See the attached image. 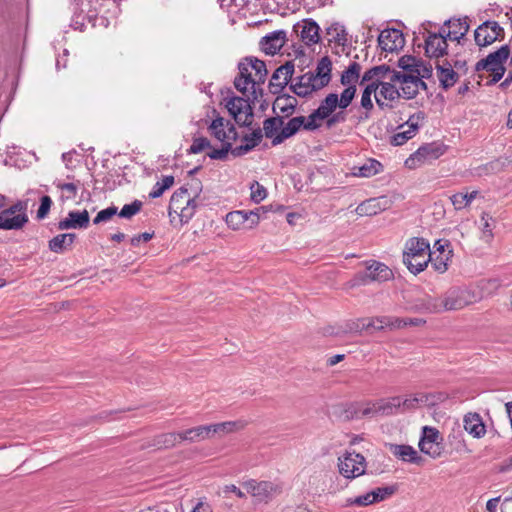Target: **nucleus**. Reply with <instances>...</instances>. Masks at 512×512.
I'll use <instances>...</instances> for the list:
<instances>
[{
	"label": "nucleus",
	"instance_id": "f257e3e1",
	"mask_svg": "<svg viewBox=\"0 0 512 512\" xmlns=\"http://www.w3.org/2000/svg\"><path fill=\"white\" fill-rule=\"evenodd\" d=\"M497 279L482 280L477 289L452 287L441 298L443 311L459 310L470 304L479 302L484 296L498 289Z\"/></svg>",
	"mask_w": 512,
	"mask_h": 512
},
{
	"label": "nucleus",
	"instance_id": "8fccbe9b",
	"mask_svg": "<svg viewBox=\"0 0 512 512\" xmlns=\"http://www.w3.org/2000/svg\"><path fill=\"white\" fill-rule=\"evenodd\" d=\"M379 88V95L386 100L394 101L400 98L398 83H393L389 80V82H384L381 84Z\"/></svg>",
	"mask_w": 512,
	"mask_h": 512
},
{
	"label": "nucleus",
	"instance_id": "6e6d98bb",
	"mask_svg": "<svg viewBox=\"0 0 512 512\" xmlns=\"http://www.w3.org/2000/svg\"><path fill=\"white\" fill-rule=\"evenodd\" d=\"M357 92L356 86H346V88L342 91L340 98L338 97V106L341 109H346L351 102L353 101Z\"/></svg>",
	"mask_w": 512,
	"mask_h": 512
},
{
	"label": "nucleus",
	"instance_id": "2f4dec72",
	"mask_svg": "<svg viewBox=\"0 0 512 512\" xmlns=\"http://www.w3.org/2000/svg\"><path fill=\"white\" fill-rule=\"evenodd\" d=\"M75 239H76V234H74V233L58 234L49 241L48 247H49L50 251L57 253V254H62L66 250L71 248Z\"/></svg>",
	"mask_w": 512,
	"mask_h": 512
},
{
	"label": "nucleus",
	"instance_id": "473e14b6",
	"mask_svg": "<svg viewBox=\"0 0 512 512\" xmlns=\"http://www.w3.org/2000/svg\"><path fill=\"white\" fill-rule=\"evenodd\" d=\"M464 429L473 437L480 438L485 432V425L477 413H468L464 417Z\"/></svg>",
	"mask_w": 512,
	"mask_h": 512
},
{
	"label": "nucleus",
	"instance_id": "ea45409f",
	"mask_svg": "<svg viewBox=\"0 0 512 512\" xmlns=\"http://www.w3.org/2000/svg\"><path fill=\"white\" fill-rule=\"evenodd\" d=\"M338 106V94L329 93L320 103L316 109L317 115H320L323 120H326L329 116L335 112Z\"/></svg>",
	"mask_w": 512,
	"mask_h": 512
},
{
	"label": "nucleus",
	"instance_id": "a18cd8bd",
	"mask_svg": "<svg viewBox=\"0 0 512 512\" xmlns=\"http://www.w3.org/2000/svg\"><path fill=\"white\" fill-rule=\"evenodd\" d=\"M479 191L473 190L471 192H459L450 197V200L456 210H461L469 206L474 199L477 198Z\"/></svg>",
	"mask_w": 512,
	"mask_h": 512
},
{
	"label": "nucleus",
	"instance_id": "f704fd0d",
	"mask_svg": "<svg viewBox=\"0 0 512 512\" xmlns=\"http://www.w3.org/2000/svg\"><path fill=\"white\" fill-rule=\"evenodd\" d=\"M179 434L181 442L188 441L190 443H195L211 438L210 428L208 425H200L197 427H193L185 431L179 432Z\"/></svg>",
	"mask_w": 512,
	"mask_h": 512
},
{
	"label": "nucleus",
	"instance_id": "052dcab7",
	"mask_svg": "<svg viewBox=\"0 0 512 512\" xmlns=\"http://www.w3.org/2000/svg\"><path fill=\"white\" fill-rule=\"evenodd\" d=\"M207 148H211L210 141L205 137H198L193 140L192 145L188 149V153L198 154Z\"/></svg>",
	"mask_w": 512,
	"mask_h": 512
},
{
	"label": "nucleus",
	"instance_id": "4be33fe9",
	"mask_svg": "<svg viewBox=\"0 0 512 512\" xmlns=\"http://www.w3.org/2000/svg\"><path fill=\"white\" fill-rule=\"evenodd\" d=\"M89 222L90 217L87 210L70 211L65 219L58 222L57 228L59 230L86 229Z\"/></svg>",
	"mask_w": 512,
	"mask_h": 512
},
{
	"label": "nucleus",
	"instance_id": "412c9836",
	"mask_svg": "<svg viewBox=\"0 0 512 512\" xmlns=\"http://www.w3.org/2000/svg\"><path fill=\"white\" fill-rule=\"evenodd\" d=\"M378 44L382 50L393 52L404 45L403 34L398 29H385L378 37Z\"/></svg>",
	"mask_w": 512,
	"mask_h": 512
},
{
	"label": "nucleus",
	"instance_id": "37998d69",
	"mask_svg": "<svg viewBox=\"0 0 512 512\" xmlns=\"http://www.w3.org/2000/svg\"><path fill=\"white\" fill-rule=\"evenodd\" d=\"M244 60L246 63L250 64L248 66L252 70V72H254L255 82L263 84L266 80V76L268 73L264 61L259 60L255 57H246L244 58Z\"/></svg>",
	"mask_w": 512,
	"mask_h": 512
},
{
	"label": "nucleus",
	"instance_id": "0eeeda50",
	"mask_svg": "<svg viewBox=\"0 0 512 512\" xmlns=\"http://www.w3.org/2000/svg\"><path fill=\"white\" fill-rule=\"evenodd\" d=\"M421 452L436 459L444 454L443 438L438 429L430 426H424L422 436L419 441Z\"/></svg>",
	"mask_w": 512,
	"mask_h": 512
},
{
	"label": "nucleus",
	"instance_id": "9d476101",
	"mask_svg": "<svg viewBox=\"0 0 512 512\" xmlns=\"http://www.w3.org/2000/svg\"><path fill=\"white\" fill-rule=\"evenodd\" d=\"M248 65L250 64L246 63L244 59L238 64L239 75L234 80V86L243 95H247V92L249 89H251V95L253 96V99L257 100V90L259 89L261 91L259 86L262 83L255 82L254 73Z\"/></svg>",
	"mask_w": 512,
	"mask_h": 512
},
{
	"label": "nucleus",
	"instance_id": "774afa93",
	"mask_svg": "<svg viewBox=\"0 0 512 512\" xmlns=\"http://www.w3.org/2000/svg\"><path fill=\"white\" fill-rule=\"evenodd\" d=\"M346 121V113L344 111H339L336 113H332L331 116L326 118V126L327 128H332L338 123H343Z\"/></svg>",
	"mask_w": 512,
	"mask_h": 512
},
{
	"label": "nucleus",
	"instance_id": "5fc2aeb1",
	"mask_svg": "<svg viewBox=\"0 0 512 512\" xmlns=\"http://www.w3.org/2000/svg\"><path fill=\"white\" fill-rule=\"evenodd\" d=\"M56 187L62 191L61 200H72L76 197L78 191V184L76 183H63L58 181Z\"/></svg>",
	"mask_w": 512,
	"mask_h": 512
},
{
	"label": "nucleus",
	"instance_id": "13d9d810",
	"mask_svg": "<svg viewBox=\"0 0 512 512\" xmlns=\"http://www.w3.org/2000/svg\"><path fill=\"white\" fill-rule=\"evenodd\" d=\"M396 492L395 486H386V487H379L375 490L371 491L372 493V500H374L375 503L383 501L393 495Z\"/></svg>",
	"mask_w": 512,
	"mask_h": 512
},
{
	"label": "nucleus",
	"instance_id": "ddd939ff",
	"mask_svg": "<svg viewBox=\"0 0 512 512\" xmlns=\"http://www.w3.org/2000/svg\"><path fill=\"white\" fill-rule=\"evenodd\" d=\"M226 107L238 124H251L253 118V110L248 99L233 96L227 100Z\"/></svg>",
	"mask_w": 512,
	"mask_h": 512
},
{
	"label": "nucleus",
	"instance_id": "9b49d317",
	"mask_svg": "<svg viewBox=\"0 0 512 512\" xmlns=\"http://www.w3.org/2000/svg\"><path fill=\"white\" fill-rule=\"evenodd\" d=\"M248 65L250 64L246 63L244 59L238 64L239 75L234 80V86L243 95H247V92L249 89H251V95L253 96V99L257 100V90L259 89L261 91L259 86L262 83L255 82L254 73Z\"/></svg>",
	"mask_w": 512,
	"mask_h": 512
},
{
	"label": "nucleus",
	"instance_id": "cd10ccee",
	"mask_svg": "<svg viewBox=\"0 0 512 512\" xmlns=\"http://www.w3.org/2000/svg\"><path fill=\"white\" fill-rule=\"evenodd\" d=\"M304 125V116H297L290 119L285 126H282L280 133H278L272 140L274 146L281 144L285 139L295 135Z\"/></svg>",
	"mask_w": 512,
	"mask_h": 512
},
{
	"label": "nucleus",
	"instance_id": "de8ad7c7",
	"mask_svg": "<svg viewBox=\"0 0 512 512\" xmlns=\"http://www.w3.org/2000/svg\"><path fill=\"white\" fill-rule=\"evenodd\" d=\"M398 66L403 70L402 73L415 74L417 67H421V59L412 55H404L398 60Z\"/></svg>",
	"mask_w": 512,
	"mask_h": 512
},
{
	"label": "nucleus",
	"instance_id": "f8f14e48",
	"mask_svg": "<svg viewBox=\"0 0 512 512\" xmlns=\"http://www.w3.org/2000/svg\"><path fill=\"white\" fill-rule=\"evenodd\" d=\"M475 42L480 47L491 45L504 38V29L496 21H485L475 30Z\"/></svg>",
	"mask_w": 512,
	"mask_h": 512
},
{
	"label": "nucleus",
	"instance_id": "338daca9",
	"mask_svg": "<svg viewBox=\"0 0 512 512\" xmlns=\"http://www.w3.org/2000/svg\"><path fill=\"white\" fill-rule=\"evenodd\" d=\"M263 138V132L260 128L255 129L251 134L243 136L242 140L247 144H253L256 147Z\"/></svg>",
	"mask_w": 512,
	"mask_h": 512
},
{
	"label": "nucleus",
	"instance_id": "58836bf2",
	"mask_svg": "<svg viewBox=\"0 0 512 512\" xmlns=\"http://www.w3.org/2000/svg\"><path fill=\"white\" fill-rule=\"evenodd\" d=\"M297 103H298V101L294 96H290V95L278 96L276 98V100L274 101L273 110L279 109L280 112L285 117H288L294 113Z\"/></svg>",
	"mask_w": 512,
	"mask_h": 512
},
{
	"label": "nucleus",
	"instance_id": "c85d7f7f",
	"mask_svg": "<svg viewBox=\"0 0 512 512\" xmlns=\"http://www.w3.org/2000/svg\"><path fill=\"white\" fill-rule=\"evenodd\" d=\"M392 454L403 461H407L413 464L422 465L424 459L418 454V452L409 445H397L392 444L390 446Z\"/></svg>",
	"mask_w": 512,
	"mask_h": 512
},
{
	"label": "nucleus",
	"instance_id": "3c124183",
	"mask_svg": "<svg viewBox=\"0 0 512 512\" xmlns=\"http://www.w3.org/2000/svg\"><path fill=\"white\" fill-rule=\"evenodd\" d=\"M284 125L283 117H270L263 122V131L267 138H274L276 131Z\"/></svg>",
	"mask_w": 512,
	"mask_h": 512
},
{
	"label": "nucleus",
	"instance_id": "a19ab883",
	"mask_svg": "<svg viewBox=\"0 0 512 512\" xmlns=\"http://www.w3.org/2000/svg\"><path fill=\"white\" fill-rule=\"evenodd\" d=\"M377 402L378 411H380L381 416H390L396 414L398 411H401L399 396L382 398L377 400Z\"/></svg>",
	"mask_w": 512,
	"mask_h": 512
},
{
	"label": "nucleus",
	"instance_id": "4468645a",
	"mask_svg": "<svg viewBox=\"0 0 512 512\" xmlns=\"http://www.w3.org/2000/svg\"><path fill=\"white\" fill-rule=\"evenodd\" d=\"M423 119L424 116L422 112L411 115L404 124L397 127V132L391 137L390 143L394 146L405 144L416 135L419 129V121Z\"/></svg>",
	"mask_w": 512,
	"mask_h": 512
},
{
	"label": "nucleus",
	"instance_id": "aec40b11",
	"mask_svg": "<svg viewBox=\"0 0 512 512\" xmlns=\"http://www.w3.org/2000/svg\"><path fill=\"white\" fill-rule=\"evenodd\" d=\"M294 73V64L291 61L279 66L273 73L269 86L271 92L279 93L291 80Z\"/></svg>",
	"mask_w": 512,
	"mask_h": 512
},
{
	"label": "nucleus",
	"instance_id": "bb28decb",
	"mask_svg": "<svg viewBox=\"0 0 512 512\" xmlns=\"http://www.w3.org/2000/svg\"><path fill=\"white\" fill-rule=\"evenodd\" d=\"M413 309L420 313H440L443 311L442 301L441 298L424 295L415 300Z\"/></svg>",
	"mask_w": 512,
	"mask_h": 512
},
{
	"label": "nucleus",
	"instance_id": "a878e982",
	"mask_svg": "<svg viewBox=\"0 0 512 512\" xmlns=\"http://www.w3.org/2000/svg\"><path fill=\"white\" fill-rule=\"evenodd\" d=\"M346 417L349 419L353 418H363V417H377L381 416L380 411H378V402L369 401L363 405L352 406L346 410Z\"/></svg>",
	"mask_w": 512,
	"mask_h": 512
},
{
	"label": "nucleus",
	"instance_id": "79ce46f5",
	"mask_svg": "<svg viewBox=\"0 0 512 512\" xmlns=\"http://www.w3.org/2000/svg\"><path fill=\"white\" fill-rule=\"evenodd\" d=\"M311 72H307L300 76L296 83L290 86V89L299 97H307L312 94Z\"/></svg>",
	"mask_w": 512,
	"mask_h": 512
},
{
	"label": "nucleus",
	"instance_id": "393cba45",
	"mask_svg": "<svg viewBox=\"0 0 512 512\" xmlns=\"http://www.w3.org/2000/svg\"><path fill=\"white\" fill-rule=\"evenodd\" d=\"M285 42L286 32L278 30L263 37L260 44L266 54L274 55L284 46Z\"/></svg>",
	"mask_w": 512,
	"mask_h": 512
},
{
	"label": "nucleus",
	"instance_id": "a211bd4d",
	"mask_svg": "<svg viewBox=\"0 0 512 512\" xmlns=\"http://www.w3.org/2000/svg\"><path fill=\"white\" fill-rule=\"evenodd\" d=\"M319 26L312 19H304L294 25V31L300 36L301 40L307 45L311 46L320 40Z\"/></svg>",
	"mask_w": 512,
	"mask_h": 512
},
{
	"label": "nucleus",
	"instance_id": "7c9ffc66",
	"mask_svg": "<svg viewBox=\"0 0 512 512\" xmlns=\"http://www.w3.org/2000/svg\"><path fill=\"white\" fill-rule=\"evenodd\" d=\"M179 433H163L153 437L144 448L169 449L180 443Z\"/></svg>",
	"mask_w": 512,
	"mask_h": 512
},
{
	"label": "nucleus",
	"instance_id": "bf43d9fd",
	"mask_svg": "<svg viewBox=\"0 0 512 512\" xmlns=\"http://www.w3.org/2000/svg\"><path fill=\"white\" fill-rule=\"evenodd\" d=\"M231 150V142L227 141L222 143V147L220 149H211L207 156L211 159L215 160H225L228 156L229 151Z\"/></svg>",
	"mask_w": 512,
	"mask_h": 512
},
{
	"label": "nucleus",
	"instance_id": "f3484780",
	"mask_svg": "<svg viewBox=\"0 0 512 512\" xmlns=\"http://www.w3.org/2000/svg\"><path fill=\"white\" fill-rule=\"evenodd\" d=\"M510 55V47L508 45H503L498 50L487 55L486 58L481 59L477 62L475 66L476 71L486 70L492 71L499 67H504V62L508 59Z\"/></svg>",
	"mask_w": 512,
	"mask_h": 512
},
{
	"label": "nucleus",
	"instance_id": "c756f323",
	"mask_svg": "<svg viewBox=\"0 0 512 512\" xmlns=\"http://www.w3.org/2000/svg\"><path fill=\"white\" fill-rule=\"evenodd\" d=\"M434 396L426 393L410 395L404 400L400 398L401 412L411 411L422 406L432 405Z\"/></svg>",
	"mask_w": 512,
	"mask_h": 512
},
{
	"label": "nucleus",
	"instance_id": "1a4fd4ad",
	"mask_svg": "<svg viewBox=\"0 0 512 512\" xmlns=\"http://www.w3.org/2000/svg\"><path fill=\"white\" fill-rule=\"evenodd\" d=\"M257 208L251 211H232L226 215V223L233 230L253 229L259 224L260 216Z\"/></svg>",
	"mask_w": 512,
	"mask_h": 512
},
{
	"label": "nucleus",
	"instance_id": "69168bd1",
	"mask_svg": "<svg viewBox=\"0 0 512 512\" xmlns=\"http://www.w3.org/2000/svg\"><path fill=\"white\" fill-rule=\"evenodd\" d=\"M51 206H52V200L49 196L45 195V196L41 197L40 206L37 210V218L44 219L48 215Z\"/></svg>",
	"mask_w": 512,
	"mask_h": 512
},
{
	"label": "nucleus",
	"instance_id": "20e7f679",
	"mask_svg": "<svg viewBox=\"0 0 512 512\" xmlns=\"http://www.w3.org/2000/svg\"><path fill=\"white\" fill-rule=\"evenodd\" d=\"M27 201L18 200L0 212V229L19 230L28 222Z\"/></svg>",
	"mask_w": 512,
	"mask_h": 512
},
{
	"label": "nucleus",
	"instance_id": "4c0bfd02",
	"mask_svg": "<svg viewBox=\"0 0 512 512\" xmlns=\"http://www.w3.org/2000/svg\"><path fill=\"white\" fill-rule=\"evenodd\" d=\"M361 65L358 62H352L342 72L340 82L343 86H356L360 78Z\"/></svg>",
	"mask_w": 512,
	"mask_h": 512
},
{
	"label": "nucleus",
	"instance_id": "5701e85b",
	"mask_svg": "<svg viewBox=\"0 0 512 512\" xmlns=\"http://www.w3.org/2000/svg\"><path fill=\"white\" fill-rule=\"evenodd\" d=\"M407 324L406 320L395 317H373L364 318V329L367 330H382L385 327L391 329L402 328Z\"/></svg>",
	"mask_w": 512,
	"mask_h": 512
},
{
	"label": "nucleus",
	"instance_id": "0e129e2a",
	"mask_svg": "<svg viewBox=\"0 0 512 512\" xmlns=\"http://www.w3.org/2000/svg\"><path fill=\"white\" fill-rule=\"evenodd\" d=\"M251 199L255 203H259L264 200L267 196V191L264 186L260 185L258 182H254L251 187Z\"/></svg>",
	"mask_w": 512,
	"mask_h": 512
},
{
	"label": "nucleus",
	"instance_id": "c03bdc74",
	"mask_svg": "<svg viewBox=\"0 0 512 512\" xmlns=\"http://www.w3.org/2000/svg\"><path fill=\"white\" fill-rule=\"evenodd\" d=\"M332 62L329 57H323L319 60L315 71V76L321 79V85H328L331 80Z\"/></svg>",
	"mask_w": 512,
	"mask_h": 512
},
{
	"label": "nucleus",
	"instance_id": "680f3d73",
	"mask_svg": "<svg viewBox=\"0 0 512 512\" xmlns=\"http://www.w3.org/2000/svg\"><path fill=\"white\" fill-rule=\"evenodd\" d=\"M322 120L323 119L321 118V116L317 115V111L314 110L308 116V118L304 117V125H302L303 129L307 130V131H314L321 126V124L318 121H322Z\"/></svg>",
	"mask_w": 512,
	"mask_h": 512
},
{
	"label": "nucleus",
	"instance_id": "2eb2a0df",
	"mask_svg": "<svg viewBox=\"0 0 512 512\" xmlns=\"http://www.w3.org/2000/svg\"><path fill=\"white\" fill-rule=\"evenodd\" d=\"M358 278L363 284L370 281L385 282L393 278V272L387 265L373 261Z\"/></svg>",
	"mask_w": 512,
	"mask_h": 512
},
{
	"label": "nucleus",
	"instance_id": "f03ea898",
	"mask_svg": "<svg viewBox=\"0 0 512 512\" xmlns=\"http://www.w3.org/2000/svg\"><path fill=\"white\" fill-rule=\"evenodd\" d=\"M431 260L429 242L424 238L414 237L406 242L403 262L413 274L422 272Z\"/></svg>",
	"mask_w": 512,
	"mask_h": 512
},
{
	"label": "nucleus",
	"instance_id": "6e6552de",
	"mask_svg": "<svg viewBox=\"0 0 512 512\" xmlns=\"http://www.w3.org/2000/svg\"><path fill=\"white\" fill-rule=\"evenodd\" d=\"M247 493L259 501L267 502L282 493V485L275 481H257L254 479L244 483Z\"/></svg>",
	"mask_w": 512,
	"mask_h": 512
},
{
	"label": "nucleus",
	"instance_id": "e2e57ef3",
	"mask_svg": "<svg viewBox=\"0 0 512 512\" xmlns=\"http://www.w3.org/2000/svg\"><path fill=\"white\" fill-rule=\"evenodd\" d=\"M117 214V207L110 206L106 209L99 211L96 217L93 219L94 224L109 221L114 215Z\"/></svg>",
	"mask_w": 512,
	"mask_h": 512
},
{
	"label": "nucleus",
	"instance_id": "7ed1b4c3",
	"mask_svg": "<svg viewBox=\"0 0 512 512\" xmlns=\"http://www.w3.org/2000/svg\"><path fill=\"white\" fill-rule=\"evenodd\" d=\"M200 205L198 195H191L187 188L181 187L176 190L170 199L168 208L169 216L176 214L182 223H187L195 214Z\"/></svg>",
	"mask_w": 512,
	"mask_h": 512
},
{
	"label": "nucleus",
	"instance_id": "e433bc0d",
	"mask_svg": "<svg viewBox=\"0 0 512 512\" xmlns=\"http://www.w3.org/2000/svg\"><path fill=\"white\" fill-rule=\"evenodd\" d=\"M245 425L246 424L243 421H228L217 424H211L208 426L210 428V436L212 437L215 434L222 436L242 430L245 427Z\"/></svg>",
	"mask_w": 512,
	"mask_h": 512
},
{
	"label": "nucleus",
	"instance_id": "6ab92c4d",
	"mask_svg": "<svg viewBox=\"0 0 512 512\" xmlns=\"http://www.w3.org/2000/svg\"><path fill=\"white\" fill-rule=\"evenodd\" d=\"M391 82L398 83L400 97L409 100L417 96V80L411 74L397 71L391 75Z\"/></svg>",
	"mask_w": 512,
	"mask_h": 512
},
{
	"label": "nucleus",
	"instance_id": "09e8293b",
	"mask_svg": "<svg viewBox=\"0 0 512 512\" xmlns=\"http://www.w3.org/2000/svg\"><path fill=\"white\" fill-rule=\"evenodd\" d=\"M356 212L360 216H372L381 212V207L379 206V201L376 198H370L356 208Z\"/></svg>",
	"mask_w": 512,
	"mask_h": 512
},
{
	"label": "nucleus",
	"instance_id": "603ef678",
	"mask_svg": "<svg viewBox=\"0 0 512 512\" xmlns=\"http://www.w3.org/2000/svg\"><path fill=\"white\" fill-rule=\"evenodd\" d=\"M379 89L378 84L376 83H368L362 92L361 96V106L367 110L370 111L373 109V102L371 99V96L373 93H376V91Z\"/></svg>",
	"mask_w": 512,
	"mask_h": 512
},
{
	"label": "nucleus",
	"instance_id": "dca6fc26",
	"mask_svg": "<svg viewBox=\"0 0 512 512\" xmlns=\"http://www.w3.org/2000/svg\"><path fill=\"white\" fill-rule=\"evenodd\" d=\"M447 39L445 30L442 29L439 33H429L425 40V53L428 57L439 58L447 53Z\"/></svg>",
	"mask_w": 512,
	"mask_h": 512
},
{
	"label": "nucleus",
	"instance_id": "864d4df0",
	"mask_svg": "<svg viewBox=\"0 0 512 512\" xmlns=\"http://www.w3.org/2000/svg\"><path fill=\"white\" fill-rule=\"evenodd\" d=\"M451 253L452 251L448 250L445 256L438 255L434 258L435 252L431 251V260L429 262L435 271L444 273L448 269L447 261L450 259Z\"/></svg>",
	"mask_w": 512,
	"mask_h": 512
},
{
	"label": "nucleus",
	"instance_id": "39448f33",
	"mask_svg": "<svg viewBox=\"0 0 512 512\" xmlns=\"http://www.w3.org/2000/svg\"><path fill=\"white\" fill-rule=\"evenodd\" d=\"M337 467L344 478L351 480L365 474L366 459L360 453L346 451L338 457Z\"/></svg>",
	"mask_w": 512,
	"mask_h": 512
},
{
	"label": "nucleus",
	"instance_id": "49530a36",
	"mask_svg": "<svg viewBox=\"0 0 512 512\" xmlns=\"http://www.w3.org/2000/svg\"><path fill=\"white\" fill-rule=\"evenodd\" d=\"M382 165L374 159H368L361 167H355L353 175L357 177H371L376 175Z\"/></svg>",
	"mask_w": 512,
	"mask_h": 512
},
{
	"label": "nucleus",
	"instance_id": "b1692460",
	"mask_svg": "<svg viewBox=\"0 0 512 512\" xmlns=\"http://www.w3.org/2000/svg\"><path fill=\"white\" fill-rule=\"evenodd\" d=\"M396 70H392L388 65L374 66L368 69L362 76L360 84L364 83H376L378 87L383 84L385 79L391 81V75L396 73Z\"/></svg>",
	"mask_w": 512,
	"mask_h": 512
},
{
	"label": "nucleus",
	"instance_id": "4d7b16f0",
	"mask_svg": "<svg viewBox=\"0 0 512 512\" xmlns=\"http://www.w3.org/2000/svg\"><path fill=\"white\" fill-rule=\"evenodd\" d=\"M143 203L140 200H134L131 204H126L119 212L122 218L130 219L142 209Z\"/></svg>",
	"mask_w": 512,
	"mask_h": 512
},
{
	"label": "nucleus",
	"instance_id": "423d86ee",
	"mask_svg": "<svg viewBox=\"0 0 512 512\" xmlns=\"http://www.w3.org/2000/svg\"><path fill=\"white\" fill-rule=\"evenodd\" d=\"M446 152V146L439 142H432L422 145L414 152L405 164L409 169H415L422 164L430 163Z\"/></svg>",
	"mask_w": 512,
	"mask_h": 512
},
{
	"label": "nucleus",
	"instance_id": "c9c22d12",
	"mask_svg": "<svg viewBox=\"0 0 512 512\" xmlns=\"http://www.w3.org/2000/svg\"><path fill=\"white\" fill-rule=\"evenodd\" d=\"M445 25H448L451 28L449 31H445L446 36L451 40H456L457 42H460V40L469 31V24L466 20H449L445 22Z\"/></svg>",
	"mask_w": 512,
	"mask_h": 512
},
{
	"label": "nucleus",
	"instance_id": "72a5a7b5",
	"mask_svg": "<svg viewBox=\"0 0 512 512\" xmlns=\"http://www.w3.org/2000/svg\"><path fill=\"white\" fill-rule=\"evenodd\" d=\"M436 69L438 79L444 89H449L456 83L458 74L453 70L449 62L446 61L443 65L437 63Z\"/></svg>",
	"mask_w": 512,
	"mask_h": 512
}]
</instances>
